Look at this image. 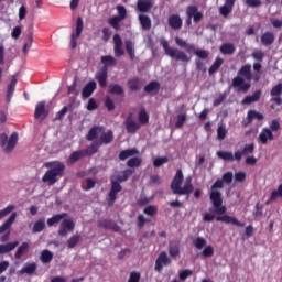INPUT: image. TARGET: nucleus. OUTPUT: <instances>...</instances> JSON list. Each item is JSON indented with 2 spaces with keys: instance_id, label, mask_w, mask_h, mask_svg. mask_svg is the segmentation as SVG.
I'll return each instance as SVG.
<instances>
[{
  "instance_id": "61",
  "label": "nucleus",
  "mask_w": 282,
  "mask_h": 282,
  "mask_svg": "<svg viewBox=\"0 0 282 282\" xmlns=\"http://www.w3.org/2000/svg\"><path fill=\"white\" fill-rule=\"evenodd\" d=\"M142 30H151V18L142 15Z\"/></svg>"
},
{
  "instance_id": "8",
  "label": "nucleus",
  "mask_w": 282,
  "mask_h": 282,
  "mask_svg": "<svg viewBox=\"0 0 282 282\" xmlns=\"http://www.w3.org/2000/svg\"><path fill=\"white\" fill-rule=\"evenodd\" d=\"M186 15H187L186 25L188 26L193 25V21L194 23H199V21L204 19V14L199 12V9L197 8V6H188L186 9Z\"/></svg>"
},
{
  "instance_id": "21",
  "label": "nucleus",
  "mask_w": 282,
  "mask_h": 282,
  "mask_svg": "<svg viewBox=\"0 0 282 282\" xmlns=\"http://www.w3.org/2000/svg\"><path fill=\"white\" fill-rule=\"evenodd\" d=\"M17 219V212H13L10 217L0 226V235H3L7 230L12 228V224H14Z\"/></svg>"
},
{
  "instance_id": "50",
  "label": "nucleus",
  "mask_w": 282,
  "mask_h": 282,
  "mask_svg": "<svg viewBox=\"0 0 282 282\" xmlns=\"http://www.w3.org/2000/svg\"><path fill=\"white\" fill-rule=\"evenodd\" d=\"M128 87L131 91H138L140 89V79L138 78H132L128 80Z\"/></svg>"
},
{
  "instance_id": "23",
  "label": "nucleus",
  "mask_w": 282,
  "mask_h": 282,
  "mask_svg": "<svg viewBox=\"0 0 282 282\" xmlns=\"http://www.w3.org/2000/svg\"><path fill=\"white\" fill-rule=\"evenodd\" d=\"M237 47H235V44L232 43H224L220 47H219V52L221 54H224V56H232V54H235Z\"/></svg>"
},
{
  "instance_id": "25",
  "label": "nucleus",
  "mask_w": 282,
  "mask_h": 282,
  "mask_svg": "<svg viewBox=\"0 0 282 282\" xmlns=\"http://www.w3.org/2000/svg\"><path fill=\"white\" fill-rule=\"evenodd\" d=\"M175 43L178 47H182L185 50L188 54L195 50V44H188L186 40H183L182 37L176 36Z\"/></svg>"
},
{
  "instance_id": "17",
  "label": "nucleus",
  "mask_w": 282,
  "mask_h": 282,
  "mask_svg": "<svg viewBox=\"0 0 282 282\" xmlns=\"http://www.w3.org/2000/svg\"><path fill=\"white\" fill-rule=\"evenodd\" d=\"M167 23L172 30H182L183 21L180 14H172L167 19Z\"/></svg>"
},
{
  "instance_id": "53",
  "label": "nucleus",
  "mask_w": 282,
  "mask_h": 282,
  "mask_svg": "<svg viewBox=\"0 0 282 282\" xmlns=\"http://www.w3.org/2000/svg\"><path fill=\"white\" fill-rule=\"evenodd\" d=\"M193 246H195L197 250H202L203 248H206V239H204L203 237H197L193 241Z\"/></svg>"
},
{
  "instance_id": "29",
  "label": "nucleus",
  "mask_w": 282,
  "mask_h": 282,
  "mask_svg": "<svg viewBox=\"0 0 282 282\" xmlns=\"http://www.w3.org/2000/svg\"><path fill=\"white\" fill-rule=\"evenodd\" d=\"M36 262L25 263L24 267L19 271V274L32 275L34 272H36Z\"/></svg>"
},
{
  "instance_id": "51",
  "label": "nucleus",
  "mask_w": 282,
  "mask_h": 282,
  "mask_svg": "<svg viewBox=\"0 0 282 282\" xmlns=\"http://www.w3.org/2000/svg\"><path fill=\"white\" fill-rule=\"evenodd\" d=\"M226 135H228V130L226 129V124H220L217 129L218 140H225Z\"/></svg>"
},
{
  "instance_id": "32",
  "label": "nucleus",
  "mask_w": 282,
  "mask_h": 282,
  "mask_svg": "<svg viewBox=\"0 0 282 282\" xmlns=\"http://www.w3.org/2000/svg\"><path fill=\"white\" fill-rule=\"evenodd\" d=\"M109 94L124 96V88L120 84H110L108 86Z\"/></svg>"
},
{
  "instance_id": "38",
  "label": "nucleus",
  "mask_w": 282,
  "mask_h": 282,
  "mask_svg": "<svg viewBox=\"0 0 282 282\" xmlns=\"http://www.w3.org/2000/svg\"><path fill=\"white\" fill-rule=\"evenodd\" d=\"M65 217H67V213L54 215L53 217L47 219L46 224L47 226L52 227L54 226V224H59L62 219H65Z\"/></svg>"
},
{
  "instance_id": "49",
  "label": "nucleus",
  "mask_w": 282,
  "mask_h": 282,
  "mask_svg": "<svg viewBox=\"0 0 282 282\" xmlns=\"http://www.w3.org/2000/svg\"><path fill=\"white\" fill-rule=\"evenodd\" d=\"M126 50L129 54V57L131 58V61H133V58H135V50H134V45L133 42L131 41H126Z\"/></svg>"
},
{
  "instance_id": "1",
  "label": "nucleus",
  "mask_w": 282,
  "mask_h": 282,
  "mask_svg": "<svg viewBox=\"0 0 282 282\" xmlns=\"http://www.w3.org/2000/svg\"><path fill=\"white\" fill-rule=\"evenodd\" d=\"M232 172H226L223 175V178H218L210 187V193H209V199L214 206L210 208V213H215L218 215L216 217V221H221L223 224H232V226H238L240 228H243L246 224L239 221L235 216H229L226 215L228 208L224 206V197H221V188H224V183L225 184H232L234 180Z\"/></svg>"
},
{
  "instance_id": "36",
  "label": "nucleus",
  "mask_w": 282,
  "mask_h": 282,
  "mask_svg": "<svg viewBox=\"0 0 282 282\" xmlns=\"http://www.w3.org/2000/svg\"><path fill=\"white\" fill-rule=\"evenodd\" d=\"M145 94H158L160 91V83L156 80L150 82L145 87H144Z\"/></svg>"
},
{
  "instance_id": "45",
  "label": "nucleus",
  "mask_w": 282,
  "mask_h": 282,
  "mask_svg": "<svg viewBox=\"0 0 282 282\" xmlns=\"http://www.w3.org/2000/svg\"><path fill=\"white\" fill-rule=\"evenodd\" d=\"M80 241V234H75L73 235L68 240H67V246L68 248H76L78 246V242Z\"/></svg>"
},
{
  "instance_id": "13",
  "label": "nucleus",
  "mask_w": 282,
  "mask_h": 282,
  "mask_svg": "<svg viewBox=\"0 0 282 282\" xmlns=\"http://www.w3.org/2000/svg\"><path fill=\"white\" fill-rule=\"evenodd\" d=\"M95 78L97 79L99 87L105 89L107 87V78H109V68L107 66L101 67L96 74Z\"/></svg>"
},
{
  "instance_id": "39",
  "label": "nucleus",
  "mask_w": 282,
  "mask_h": 282,
  "mask_svg": "<svg viewBox=\"0 0 282 282\" xmlns=\"http://www.w3.org/2000/svg\"><path fill=\"white\" fill-rule=\"evenodd\" d=\"M221 65H224V58L216 57L214 64L208 69L209 75L213 76V74H216V72H219V67H221Z\"/></svg>"
},
{
  "instance_id": "47",
  "label": "nucleus",
  "mask_w": 282,
  "mask_h": 282,
  "mask_svg": "<svg viewBox=\"0 0 282 282\" xmlns=\"http://www.w3.org/2000/svg\"><path fill=\"white\" fill-rule=\"evenodd\" d=\"M122 20L120 18H118V15H115L112 18H110L108 20V23L111 25V28H113V30H116L117 32H119L120 30V22Z\"/></svg>"
},
{
  "instance_id": "57",
  "label": "nucleus",
  "mask_w": 282,
  "mask_h": 282,
  "mask_svg": "<svg viewBox=\"0 0 282 282\" xmlns=\"http://www.w3.org/2000/svg\"><path fill=\"white\" fill-rule=\"evenodd\" d=\"M202 254L205 257V259H210V257H213V254H215V249L210 245L206 246L204 248Z\"/></svg>"
},
{
  "instance_id": "44",
  "label": "nucleus",
  "mask_w": 282,
  "mask_h": 282,
  "mask_svg": "<svg viewBox=\"0 0 282 282\" xmlns=\"http://www.w3.org/2000/svg\"><path fill=\"white\" fill-rule=\"evenodd\" d=\"M43 230H45V219L44 218L35 221L32 232L39 234V232H43Z\"/></svg>"
},
{
  "instance_id": "42",
  "label": "nucleus",
  "mask_w": 282,
  "mask_h": 282,
  "mask_svg": "<svg viewBox=\"0 0 282 282\" xmlns=\"http://www.w3.org/2000/svg\"><path fill=\"white\" fill-rule=\"evenodd\" d=\"M187 118H188V115H186V112L177 115L175 129H182V127H184V124L186 123Z\"/></svg>"
},
{
  "instance_id": "35",
  "label": "nucleus",
  "mask_w": 282,
  "mask_h": 282,
  "mask_svg": "<svg viewBox=\"0 0 282 282\" xmlns=\"http://www.w3.org/2000/svg\"><path fill=\"white\" fill-rule=\"evenodd\" d=\"M30 250V243L28 242H22L21 246L18 248L15 251V259H22V257Z\"/></svg>"
},
{
  "instance_id": "7",
  "label": "nucleus",
  "mask_w": 282,
  "mask_h": 282,
  "mask_svg": "<svg viewBox=\"0 0 282 282\" xmlns=\"http://www.w3.org/2000/svg\"><path fill=\"white\" fill-rule=\"evenodd\" d=\"M160 45L163 47L166 56H170V58H174V61H180L181 63H191V56H188V54L182 50L172 48L166 39L161 37Z\"/></svg>"
},
{
  "instance_id": "19",
  "label": "nucleus",
  "mask_w": 282,
  "mask_h": 282,
  "mask_svg": "<svg viewBox=\"0 0 282 282\" xmlns=\"http://www.w3.org/2000/svg\"><path fill=\"white\" fill-rule=\"evenodd\" d=\"M236 2L237 0H225L224 6L219 8V13L221 14V17H228V14L232 12V8H235Z\"/></svg>"
},
{
  "instance_id": "33",
  "label": "nucleus",
  "mask_w": 282,
  "mask_h": 282,
  "mask_svg": "<svg viewBox=\"0 0 282 282\" xmlns=\"http://www.w3.org/2000/svg\"><path fill=\"white\" fill-rule=\"evenodd\" d=\"M18 246L19 241L0 245V254H8V252H12V250H14Z\"/></svg>"
},
{
  "instance_id": "20",
  "label": "nucleus",
  "mask_w": 282,
  "mask_h": 282,
  "mask_svg": "<svg viewBox=\"0 0 282 282\" xmlns=\"http://www.w3.org/2000/svg\"><path fill=\"white\" fill-rule=\"evenodd\" d=\"M96 87H97L96 82L94 80L88 82L82 90L83 98H89V96H91V94L96 91Z\"/></svg>"
},
{
  "instance_id": "4",
  "label": "nucleus",
  "mask_w": 282,
  "mask_h": 282,
  "mask_svg": "<svg viewBox=\"0 0 282 282\" xmlns=\"http://www.w3.org/2000/svg\"><path fill=\"white\" fill-rule=\"evenodd\" d=\"M193 178L189 176L185 180L184 183V172H182V169H178L176 171V174L174 175L170 188L173 193V195H191L193 193ZM182 184L184 186L182 187Z\"/></svg>"
},
{
  "instance_id": "27",
  "label": "nucleus",
  "mask_w": 282,
  "mask_h": 282,
  "mask_svg": "<svg viewBox=\"0 0 282 282\" xmlns=\"http://www.w3.org/2000/svg\"><path fill=\"white\" fill-rule=\"evenodd\" d=\"M17 83L18 79L17 77H13L10 82V84L8 85L7 88V101L10 102L12 100V97L14 96V90L17 89Z\"/></svg>"
},
{
  "instance_id": "48",
  "label": "nucleus",
  "mask_w": 282,
  "mask_h": 282,
  "mask_svg": "<svg viewBox=\"0 0 282 282\" xmlns=\"http://www.w3.org/2000/svg\"><path fill=\"white\" fill-rule=\"evenodd\" d=\"M143 213L148 217H155V215H158V207L154 205H149L143 209Z\"/></svg>"
},
{
  "instance_id": "59",
  "label": "nucleus",
  "mask_w": 282,
  "mask_h": 282,
  "mask_svg": "<svg viewBox=\"0 0 282 282\" xmlns=\"http://www.w3.org/2000/svg\"><path fill=\"white\" fill-rule=\"evenodd\" d=\"M14 205H8L4 209L0 210V220L3 219V217H8L12 210H14Z\"/></svg>"
},
{
  "instance_id": "9",
  "label": "nucleus",
  "mask_w": 282,
  "mask_h": 282,
  "mask_svg": "<svg viewBox=\"0 0 282 282\" xmlns=\"http://www.w3.org/2000/svg\"><path fill=\"white\" fill-rule=\"evenodd\" d=\"M76 223L72 218H65L61 224L57 231L59 237H67L68 232H74Z\"/></svg>"
},
{
  "instance_id": "6",
  "label": "nucleus",
  "mask_w": 282,
  "mask_h": 282,
  "mask_svg": "<svg viewBox=\"0 0 282 282\" xmlns=\"http://www.w3.org/2000/svg\"><path fill=\"white\" fill-rule=\"evenodd\" d=\"M98 135H100L99 141H97L99 147H102V144H106V145L111 144V142H113V139H115L113 131L108 130L105 132V127L94 126L88 131V133L86 135V140H88V142H94V140H96V138H98Z\"/></svg>"
},
{
  "instance_id": "22",
  "label": "nucleus",
  "mask_w": 282,
  "mask_h": 282,
  "mask_svg": "<svg viewBox=\"0 0 282 282\" xmlns=\"http://www.w3.org/2000/svg\"><path fill=\"white\" fill-rule=\"evenodd\" d=\"M169 254L172 257V259H177L180 257V242L177 241H170L169 247Z\"/></svg>"
},
{
  "instance_id": "52",
  "label": "nucleus",
  "mask_w": 282,
  "mask_h": 282,
  "mask_svg": "<svg viewBox=\"0 0 282 282\" xmlns=\"http://www.w3.org/2000/svg\"><path fill=\"white\" fill-rule=\"evenodd\" d=\"M141 164L142 160H140V158L138 156H134L127 162V166H129L130 169H138V166H140Z\"/></svg>"
},
{
  "instance_id": "16",
  "label": "nucleus",
  "mask_w": 282,
  "mask_h": 282,
  "mask_svg": "<svg viewBox=\"0 0 282 282\" xmlns=\"http://www.w3.org/2000/svg\"><path fill=\"white\" fill-rule=\"evenodd\" d=\"M99 228H106L107 230H112V232H120V227L118 224L111 219H104L98 223Z\"/></svg>"
},
{
  "instance_id": "18",
  "label": "nucleus",
  "mask_w": 282,
  "mask_h": 282,
  "mask_svg": "<svg viewBox=\"0 0 282 282\" xmlns=\"http://www.w3.org/2000/svg\"><path fill=\"white\" fill-rule=\"evenodd\" d=\"M18 142L19 133L13 132L7 141V145L4 147V153H11L12 151H14V147H17Z\"/></svg>"
},
{
  "instance_id": "58",
  "label": "nucleus",
  "mask_w": 282,
  "mask_h": 282,
  "mask_svg": "<svg viewBox=\"0 0 282 282\" xmlns=\"http://www.w3.org/2000/svg\"><path fill=\"white\" fill-rule=\"evenodd\" d=\"M281 95H282V83H279L278 85L272 87L270 91V96L274 97V96H281Z\"/></svg>"
},
{
  "instance_id": "41",
  "label": "nucleus",
  "mask_w": 282,
  "mask_h": 282,
  "mask_svg": "<svg viewBox=\"0 0 282 282\" xmlns=\"http://www.w3.org/2000/svg\"><path fill=\"white\" fill-rule=\"evenodd\" d=\"M217 155L218 158H220V160H224L225 162H235V155H232V152L218 151Z\"/></svg>"
},
{
  "instance_id": "63",
  "label": "nucleus",
  "mask_w": 282,
  "mask_h": 282,
  "mask_svg": "<svg viewBox=\"0 0 282 282\" xmlns=\"http://www.w3.org/2000/svg\"><path fill=\"white\" fill-rule=\"evenodd\" d=\"M241 151L243 155L254 153V143L246 144Z\"/></svg>"
},
{
  "instance_id": "60",
  "label": "nucleus",
  "mask_w": 282,
  "mask_h": 282,
  "mask_svg": "<svg viewBox=\"0 0 282 282\" xmlns=\"http://www.w3.org/2000/svg\"><path fill=\"white\" fill-rule=\"evenodd\" d=\"M69 110V108L67 106L63 107L55 116L54 121H58V120H63V118H65L67 111Z\"/></svg>"
},
{
  "instance_id": "43",
  "label": "nucleus",
  "mask_w": 282,
  "mask_h": 282,
  "mask_svg": "<svg viewBox=\"0 0 282 282\" xmlns=\"http://www.w3.org/2000/svg\"><path fill=\"white\" fill-rule=\"evenodd\" d=\"M279 197L282 198V183L278 186V189H274L271 192V196H270L269 200L267 202V204L269 202H276V199H279Z\"/></svg>"
},
{
  "instance_id": "55",
  "label": "nucleus",
  "mask_w": 282,
  "mask_h": 282,
  "mask_svg": "<svg viewBox=\"0 0 282 282\" xmlns=\"http://www.w3.org/2000/svg\"><path fill=\"white\" fill-rule=\"evenodd\" d=\"M169 162V156H159L156 159H154V166L155 169H160V166H162L163 164H166Z\"/></svg>"
},
{
  "instance_id": "37",
  "label": "nucleus",
  "mask_w": 282,
  "mask_h": 282,
  "mask_svg": "<svg viewBox=\"0 0 282 282\" xmlns=\"http://www.w3.org/2000/svg\"><path fill=\"white\" fill-rule=\"evenodd\" d=\"M82 158H85V152H83V150L75 151L69 155L68 164H76Z\"/></svg>"
},
{
  "instance_id": "10",
  "label": "nucleus",
  "mask_w": 282,
  "mask_h": 282,
  "mask_svg": "<svg viewBox=\"0 0 282 282\" xmlns=\"http://www.w3.org/2000/svg\"><path fill=\"white\" fill-rule=\"evenodd\" d=\"M127 133H135L138 129H140V123H138V119L133 116V113H129L126 121L123 122Z\"/></svg>"
},
{
  "instance_id": "26",
  "label": "nucleus",
  "mask_w": 282,
  "mask_h": 282,
  "mask_svg": "<svg viewBox=\"0 0 282 282\" xmlns=\"http://www.w3.org/2000/svg\"><path fill=\"white\" fill-rule=\"evenodd\" d=\"M275 41L274 33L267 31L261 35V43L265 45V47L272 45Z\"/></svg>"
},
{
  "instance_id": "31",
  "label": "nucleus",
  "mask_w": 282,
  "mask_h": 282,
  "mask_svg": "<svg viewBox=\"0 0 282 282\" xmlns=\"http://www.w3.org/2000/svg\"><path fill=\"white\" fill-rule=\"evenodd\" d=\"M133 155H138V149H128V150H122L119 153V160L124 162V160H129V158H133Z\"/></svg>"
},
{
  "instance_id": "54",
  "label": "nucleus",
  "mask_w": 282,
  "mask_h": 282,
  "mask_svg": "<svg viewBox=\"0 0 282 282\" xmlns=\"http://www.w3.org/2000/svg\"><path fill=\"white\" fill-rule=\"evenodd\" d=\"M105 107L108 111H113V109H116V104L113 102V99H111L110 96H106Z\"/></svg>"
},
{
  "instance_id": "24",
  "label": "nucleus",
  "mask_w": 282,
  "mask_h": 282,
  "mask_svg": "<svg viewBox=\"0 0 282 282\" xmlns=\"http://www.w3.org/2000/svg\"><path fill=\"white\" fill-rule=\"evenodd\" d=\"M47 113H48L47 110H45V101L37 102V105L35 106V112H34L35 120H39V118H42V116L47 118Z\"/></svg>"
},
{
  "instance_id": "34",
  "label": "nucleus",
  "mask_w": 282,
  "mask_h": 282,
  "mask_svg": "<svg viewBox=\"0 0 282 282\" xmlns=\"http://www.w3.org/2000/svg\"><path fill=\"white\" fill-rule=\"evenodd\" d=\"M52 259H54V253H52V251L47 250V249H44L42 252H41V256H40V261L42 263H52Z\"/></svg>"
},
{
  "instance_id": "56",
  "label": "nucleus",
  "mask_w": 282,
  "mask_h": 282,
  "mask_svg": "<svg viewBox=\"0 0 282 282\" xmlns=\"http://www.w3.org/2000/svg\"><path fill=\"white\" fill-rule=\"evenodd\" d=\"M117 12H118L117 18L121 19V21H124L127 19V9L124 8V6L118 4Z\"/></svg>"
},
{
  "instance_id": "5",
  "label": "nucleus",
  "mask_w": 282,
  "mask_h": 282,
  "mask_svg": "<svg viewBox=\"0 0 282 282\" xmlns=\"http://www.w3.org/2000/svg\"><path fill=\"white\" fill-rule=\"evenodd\" d=\"M131 175H133V170L128 169L117 176V181L113 180V177L110 178L111 188L108 194V206H113V204H116V200L118 199V193L122 192V185L120 182H127Z\"/></svg>"
},
{
  "instance_id": "62",
  "label": "nucleus",
  "mask_w": 282,
  "mask_h": 282,
  "mask_svg": "<svg viewBox=\"0 0 282 282\" xmlns=\"http://www.w3.org/2000/svg\"><path fill=\"white\" fill-rule=\"evenodd\" d=\"M252 58H254V61H259L260 63L263 62V58H265V54L263 53V51H254L252 53Z\"/></svg>"
},
{
  "instance_id": "14",
  "label": "nucleus",
  "mask_w": 282,
  "mask_h": 282,
  "mask_svg": "<svg viewBox=\"0 0 282 282\" xmlns=\"http://www.w3.org/2000/svg\"><path fill=\"white\" fill-rule=\"evenodd\" d=\"M263 118H265L263 116V113L254 110V109H251L248 111L247 113V118L242 120V127H248V124H252V120H263Z\"/></svg>"
},
{
  "instance_id": "30",
  "label": "nucleus",
  "mask_w": 282,
  "mask_h": 282,
  "mask_svg": "<svg viewBox=\"0 0 282 282\" xmlns=\"http://www.w3.org/2000/svg\"><path fill=\"white\" fill-rule=\"evenodd\" d=\"M98 149H100V144L98 142L91 143L85 150H82L84 155L87 158H91V155L98 153Z\"/></svg>"
},
{
  "instance_id": "3",
  "label": "nucleus",
  "mask_w": 282,
  "mask_h": 282,
  "mask_svg": "<svg viewBox=\"0 0 282 282\" xmlns=\"http://www.w3.org/2000/svg\"><path fill=\"white\" fill-rule=\"evenodd\" d=\"M44 166L50 170H47L42 176V182H44V184H48V186H54V184L65 175L66 166L65 163L61 161L46 162Z\"/></svg>"
},
{
  "instance_id": "28",
  "label": "nucleus",
  "mask_w": 282,
  "mask_h": 282,
  "mask_svg": "<svg viewBox=\"0 0 282 282\" xmlns=\"http://www.w3.org/2000/svg\"><path fill=\"white\" fill-rule=\"evenodd\" d=\"M261 100V90H256L253 96H247L242 99V105H252V102H259Z\"/></svg>"
},
{
  "instance_id": "2",
  "label": "nucleus",
  "mask_w": 282,
  "mask_h": 282,
  "mask_svg": "<svg viewBox=\"0 0 282 282\" xmlns=\"http://www.w3.org/2000/svg\"><path fill=\"white\" fill-rule=\"evenodd\" d=\"M246 80H248V83ZM250 80H252V66L250 64H246L241 66L238 70V75L234 77L231 87H234L238 93L248 94V91H250V87H252Z\"/></svg>"
},
{
  "instance_id": "46",
  "label": "nucleus",
  "mask_w": 282,
  "mask_h": 282,
  "mask_svg": "<svg viewBox=\"0 0 282 282\" xmlns=\"http://www.w3.org/2000/svg\"><path fill=\"white\" fill-rule=\"evenodd\" d=\"M193 54H195V56H197V58H200L202 61H206V58H208V51L206 50H202V48H195L194 45V50L192 51Z\"/></svg>"
},
{
  "instance_id": "15",
  "label": "nucleus",
  "mask_w": 282,
  "mask_h": 282,
  "mask_svg": "<svg viewBox=\"0 0 282 282\" xmlns=\"http://www.w3.org/2000/svg\"><path fill=\"white\" fill-rule=\"evenodd\" d=\"M258 140L262 144H268V141L272 142V140H274V133H272L270 128H263L258 137Z\"/></svg>"
},
{
  "instance_id": "12",
  "label": "nucleus",
  "mask_w": 282,
  "mask_h": 282,
  "mask_svg": "<svg viewBox=\"0 0 282 282\" xmlns=\"http://www.w3.org/2000/svg\"><path fill=\"white\" fill-rule=\"evenodd\" d=\"M170 263H171V258H169V254L166 253V251H162L155 260V271L162 272V270L164 269V265H170Z\"/></svg>"
},
{
  "instance_id": "11",
  "label": "nucleus",
  "mask_w": 282,
  "mask_h": 282,
  "mask_svg": "<svg viewBox=\"0 0 282 282\" xmlns=\"http://www.w3.org/2000/svg\"><path fill=\"white\" fill-rule=\"evenodd\" d=\"M83 34V18H77L76 20V33L70 35V47L72 50H76L78 47V39Z\"/></svg>"
},
{
  "instance_id": "64",
  "label": "nucleus",
  "mask_w": 282,
  "mask_h": 282,
  "mask_svg": "<svg viewBox=\"0 0 282 282\" xmlns=\"http://www.w3.org/2000/svg\"><path fill=\"white\" fill-rule=\"evenodd\" d=\"M150 8H153V1L142 0V12H149Z\"/></svg>"
},
{
  "instance_id": "40",
  "label": "nucleus",
  "mask_w": 282,
  "mask_h": 282,
  "mask_svg": "<svg viewBox=\"0 0 282 282\" xmlns=\"http://www.w3.org/2000/svg\"><path fill=\"white\" fill-rule=\"evenodd\" d=\"M102 67H106L108 69L109 66L116 67V58L111 55H105L101 57Z\"/></svg>"
}]
</instances>
